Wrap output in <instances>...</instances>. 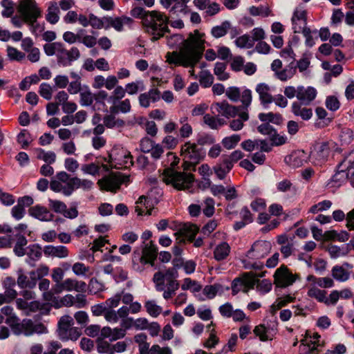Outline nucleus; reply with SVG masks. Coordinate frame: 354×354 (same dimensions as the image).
<instances>
[{
	"instance_id": "1",
	"label": "nucleus",
	"mask_w": 354,
	"mask_h": 354,
	"mask_svg": "<svg viewBox=\"0 0 354 354\" xmlns=\"http://www.w3.org/2000/svg\"><path fill=\"white\" fill-rule=\"evenodd\" d=\"M205 34L195 30L185 39L181 35L176 34L167 38V44L174 48L180 46L179 50L166 54L167 62L176 66L192 67L198 64L205 50Z\"/></svg>"
},
{
	"instance_id": "2",
	"label": "nucleus",
	"mask_w": 354,
	"mask_h": 354,
	"mask_svg": "<svg viewBox=\"0 0 354 354\" xmlns=\"http://www.w3.org/2000/svg\"><path fill=\"white\" fill-rule=\"evenodd\" d=\"M272 245L267 241H257L253 243L250 250L241 259L245 269L261 270L263 267L259 260L267 256L271 250Z\"/></svg>"
},
{
	"instance_id": "3",
	"label": "nucleus",
	"mask_w": 354,
	"mask_h": 354,
	"mask_svg": "<svg viewBox=\"0 0 354 354\" xmlns=\"http://www.w3.org/2000/svg\"><path fill=\"white\" fill-rule=\"evenodd\" d=\"M167 23L168 18L166 15L159 11L153 10L147 15L142 25L153 35L152 40L156 41L168 31Z\"/></svg>"
},
{
	"instance_id": "4",
	"label": "nucleus",
	"mask_w": 354,
	"mask_h": 354,
	"mask_svg": "<svg viewBox=\"0 0 354 354\" xmlns=\"http://www.w3.org/2000/svg\"><path fill=\"white\" fill-rule=\"evenodd\" d=\"M162 179L167 185H171L174 189L185 191L192 187L194 176L192 174L187 171H179L167 168L165 169Z\"/></svg>"
},
{
	"instance_id": "5",
	"label": "nucleus",
	"mask_w": 354,
	"mask_h": 354,
	"mask_svg": "<svg viewBox=\"0 0 354 354\" xmlns=\"http://www.w3.org/2000/svg\"><path fill=\"white\" fill-rule=\"evenodd\" d=\"M17 10L24 22L32 26L42 12L35 0H18Z\"/></svg>"
},
{
	"instance_id": "6",
	"label": "nucleus",
	"mask_w": 354,
	"mask_h": 354,
	"mask_svg": "<svg viewBox=\"0 0 354 354\" xmlns=\"http://www.w3.org/2000/svg\"><path fill=\"white\" fill-rule=\"evenodd\" d=\"M178 272L176 268H170L165 272H158L153 275V281L158 291H163L165 288V282H167V288L174 286V289L178 290L179 283L176 280Z\"/></svg>"
},
{
	"instance_id": "7",
	"label": "nucleus",
	"mask_w": 354,
	"mask_h": 354,
	"mask_svg": "<svg viewBox=\"0 0 354 354\" xmlns=\"http://www.w3.org/2000/svg\"><path fill=\"white\" fill-rule=\"evenodd\" d=\"M15 241L14 252L18 257H22L26 254L24 246L27 245V240L21 234L12 235L10 233H8L5 236H0V248H10Z\"/></svg>"
},
{
	"instance_id": "8",
	"label": "nucleus",
	"mask_w": 354,
	"mask_h": 354,
	"mask_svg": "<svg viewBox=\"0 0 354 354\" xmlns=\"http://www.w3.org/2000/svg\"><path fill=\"white\" fill-rule=\"evenodd\" d=\"M180 155L183 160L198 165L205 158V151L196 144L187 142L181 147Z\"/></svg>"
},
{
	"instance_id": "9",
	"label": "nucleus",
	"mask_w": 354,
	"mask_h": 354,
	"mask_svg": "<svg viewBox=\"0 0 354 354\" xmlns=\"http://www.w3.org/2000/svg\"><path fill=\"white\" fill-rule=\"evenodd\" d=\"M129 180V176L122 175L120 173L111 174L97 182L100 189L107 192H116L122 183Z\"/></svg>"
},
{
	"instance_id": "10",
	"label": "nucleus",
	"mask_w": 354,
	"mask_h": 354,
	"mask_svg": "<svg viewBox=\"0 0 354 354\" xmlns=\"http://www.w3.org/2000/svg\"><path fill=\"white\" fill-rule=\"evenodd\" d=\"M299 279L298 274L292 273L286 266L282 265L274 272V283L279 288H286Z\"/></svg>"
},
{
	"instance_id": "11",
	"label": "nucleus",
	"mask_w": 354,
	"mask_h": 354,
	"mask_svg": "<svg viewBox=\"0 0 354 354\" xmlns=\"http://www.w3.org/2000/svg\"><path fill=\"white\" fill-rule=\"evenodd\" d=\"M70 175L66 171L58 172L50 183V188L55 192H61L65 196L71 195Z\"/></svg>"
},
{
	"instance_id": "12",
	"label": "nucleus",
	"mask_w": 354,
	"mask_h": 354,
	"mask_svg": "<svg viewBox=\"0 0 354 354\" xmlns=\"http://www.w3.org/2000/svg\"><path fill=\"white\" fill-rule=\"evenodd\" d=\"M86 283L82 281H78L73 278H67L62 280L59 284L53 285V292L55 295L60 294L64 291L78 292H85Z\"/></svg>"
},
{
	"instance_id": "13",
	"label": "nucleus",
	"mask_w": 354,
	"mask_h": 354,
	"mask_svg": "<svg viewBox=\"0 0 354 354\" xmlns=\"http://www.w3.org/2000/svg\"><path fill=\"white\" fill-rule=\"evenodd\" d=\"M258 279L252 272H245L241 277L236 278L232 283V292L237 293L240 291L248 292L256 285Z\"/></svg>"
},
{
	"instance_id": "14",
	"label": "nucleus",
	"mask_w": 354,
	"mask_h": 354,
	"mask_svg": "<svg viewBox=\"0 0 354 354\" xmlns=\"http://www.w3.org/2000/svg\"><path fill=\"white\" fill-rule=\"evenodd\" d=\"M157 254V248L151 241L149 243L146 244L142 250V254L141 257L139 256L138 253L136 254V252L133 253V263L134 268L137 270L139 269L138 268L136 267V261H140L142 264L149 263L153 266V262L156 259Z\"/></svg>"
},
{
	"instance_id": "15",
	"label": "nucleus",
	"mask_w": 354,
	"mask_h": 354,
	"mask_svg": "<svg viewBox=\"0 0 354 354\" xmlns=\"http://www.w3.org/2000/svg\"><path fill=\"white\" fill-rule=\"evenodd\" d=\"M330 148L327 142H321L315 145L311 151L310 157L312 162L315 165H322L328 158Z\"/></svg>"
},
{
	"instance_id": "16",
	"label": "nucleus",
	"mask_w": 354,
	"mask_h": 354,
	"mask_svg": "<svg viewBox=\"0 0 354 354\" xmlns=\"http://www.w3.org/2000/svg\"><path fill=\"white\" fill-rule=\"evenodd\" d=\"M109 163L112 167H127L133 164L132 156L130 153L122 149L117 153L113 152L109 156Z\"/></svg>"
},
{
	"instance_id": "17",
	"label": "nucleus",
	"mask_w": 354,
	"mask_h": 354,
	"mask_svg": "<svg viewBox=\"0 0 354 354\" xmlns=\"http://www.w3.org/2000/svg\"><path fill=\"white\" fill-rule=\"evenodd\" d=\"M292 29L294 32L299 33L306 28V11L302 7L296 8L292 17Z\"/></svg>"
},
{
	"instance_id": "18",
	"label": "nucleus",
	"mask_w": 354,
	"mask_h": 354,
	"mask_svg": "<svg viewBox=\"0 0 354 354\" xmlns=\"http://www.w3.org/2000/svg\"><path fill=\"white\" fill-rule=\"evenodd\" d=\"M212 109H214L218 114L230 118H235L237 115L241 110V106L230 104L227 101H222L214 103L212 105Z\"/></svg>"
},
{
	"instance_id": "19",
	"label": "nucleus",
	"mask_w": 354,
	"mask_h": 354,
	"mask_svg": "<svg viewBox=\"0 0 354 354\" xmlns=\"http://www.w3.org/2000/svg\"><path fill=\"white\" fill-rule=\"evenodd\" d=\"M198 227L194 224H184L180 230L175 233L176 239L178 242H184L185 239L193 241L197 232Z\"/></svg>"
},
{
	"instance_id": "20",
	"label": "nucleus",
	"mask_w": 354,
	"mask_h": 354,
	"mask_svg": "<svg viewBox=\"0 0 354 354\" xmlns=\"http://www.w3.org/2000/svg\"><path fill=\"white\" fill-rule=\"evenodd\" d=\"M23 328V334L26 336H30L34 333L42 334L47 332L46 326L41 323H35L31 319H24L21 322Z\"/></svg>"
},
{
	"instance_id": "21",
	"label": "nucleus",
	"mask_w": 354,
	"mask_h": 354,
	"mask_svg": "<svg viewBox=\"0 0 354 354\" xmlns=\"http://www.w3.org/2000/svg\"><path fill=\"white\" fill-rule=\"evenodd\" d=\"M255 91L258 94L260 102L263 107H267L272 102L271 87L268 84L264 82L257 84Z\"/></svg>"
},
{
	"instance_id": "22",
	"label": "nucleus",
	"mask_w": 354,
	"mask_h": 354,
	"mask_svg": "<svg viewBox=\"0 0 354 354\" xmlns=\"http://www.w3.org/2000/svg\"><path fill=\"white\" fill-rule=\"evenodd\" d=\"M317 96V91L312 86H298L297 100L304 105H308Z\"/></svg>"
},
{
	"instance_id": "23",
	"label": "nucleus",
	"mask_w": 354,
	"mask_h": 354,
	"mask_svg": "<svg viewBox=\"0 0 354 354\" xmlns=\"http://www.w3.org/2000/svg\"><path fill=\"white\" fill-rule=\"evenodd\" d=\"M308 155L303 150L293 151L285 158V162L290 167L297 168L306 162Z\"/></svg>"
},
{
	"instance_id": "24",
	"label": "nucleus",
	"mask_w": 354,
	"mask_h": 354,
	"mask_svg": "<svg viewBox=\"0 0 354 354\" xmlns=\"http://www.w3.org/2000/svg\"><path fill=\"white\" fill-rule=\"evenodd\" d=\"M28 212L31 216L41 221H51L54 218L53 214H52L47 207L40 205L31 207L28 209Z\"/></svg>"
},
{
	"instance_id": "25",
	"label": "nucleus",
	"mask_w": 354,
	"mask_h": 354,
	"mask_svg": "<svg viewBox=\"0 0 354 354\" xmlns=\"http://www.w3.org/2000/svg\"><path fill=\"white\" fill-rule=\"evenodd\" d=\"M160 98V91L156 88H152L147 93H142L138 97L140 105L144 108L149 107L151 102H155Z\"/></svg>"
},
{
	"instance_id": "26",
	"label": "nucleus",
	"mask_w": 354,
	"mask_h": 354,
	"mask_svg": "<svg viewBox=\"0 0 354 354\" xmlns=\"http://www.w3.org/2000/svg\"><path fill=\"white\" fill-rule=\"evenodd\" d=\"M105 22L107 24V26L105 27L106 28L111 26L117 31H122L123 30V25L130 24L133 22V20L131 18L126 16L115 18L106 17H105Z\"/></svg>"
},
{
	"instance_id": "27",
	"label": "nucleus",
	"mask_w": 354,
	"mask_h": 354,
	"mask_svg": "<svg viewBox=\"0 0 354 354\" xmlns=\"http://www.w3.org/2000/svg\"><path fill=\"white\" fill-rule=\"evenodd\" d=\"M93 182L90 180L72 177L71 180V195L75 189L81 188L84 191H89L93 187Z\"/></svg>"
},
{
	"instance_id": "28",
	"label": "nucleus",
	"mask_w": 354,
	"mask_h": 354,
	"mask_svg": "<svg viewBox=\"0 0 354 354\" xmlns=\"http://www.w3.org/2000/svg\"><path fill=\"white\" fill-rule=\"evenodd\" d=\"M237 119H233L230 122V128L234 131L241 130L244 127V122L249 120L248 111H239L237 115Z\"/></svg>"
},
{
	"instance_id": "29",
	"label": "nucleus",
	"mask_w": 354,
	"mask_h": 354,
	"mask_svg": "<svg viewBox=\"0 0 354 354\" xmlns=\"http://www.w3.org/2000/svg\"><path fill=\"white\" fill-rule=\"evenodd\" d=\"M230 250V246L227 242H221L214 249V258L218 261H223L229 256Z\"/></svg>"
},
{
	"instance_id": "30",
	"label": "nucleus",
	"mask_w": 354,
	"mask_h": 354,
	"mask_svg": "<svg viewBox=\"0 0 354 354\" xmlns=\"http://www.w3.org/2000/svg\"><path fill=\"white\" fill-rule=\"evenodd\" d=\"M44 254L53 257L64 258L68 255V250L65 246L48 245L44 249Z\"/></svg>"
},
{
	"instance_id": "31",
	"label": "nucleus",
	"mask_w": 354,
	"mask_h": 354,
	"mask_svg": "<svg viewBox=\"0 0 354 354\" xmlns=\"http://www.w3.org/2000/svg\"><path fill=\"white\" fill-rule=\"evenodd\" d=\"M302 104L295 102L292 104V111L296 116L301 117L304 120H308L311 118L313 115V111L311 109L302 106Z\"/></svg>"
},
{
	"instance_id": "32",
	"label": "nucleus",
	"mask_w": 354,
	"mask_h": 354,
	"mask_svg": "<svg viewBox=\"0 0 354 354\" xmlns=\"http://www.w3.org/2000/svg\"><path fill=\"white\" fill-rule=\"evenodd\" d=\"M46 19L51 24H57L59 20V9L55 1H50L48 3Z\"/></svg>"
},
{
	"instance_id": "33",
	"label": "nucleus",
	"mask_w": 354,
	"mask_h": 354,
	"mask_svg": "<svg viewBox=\"0 0 354 354\" xmlns=\"http://www.w3.org/2000/svg\"><path fill=\"white\" fill-rule=\"evenodd\" d=\"M36 158L43 160L47 164H53L56 161L57 156L52 151H45L41 148H36L34 149Z\"/></svg>"
},
{
	"instance_id": "34",
	"label": "nucleus",
	"mask_w": 354,
	"mask_h": 354,
	"mask_svg": "<svg viewBox=\"0 0 354 354\" xmlns=\"http://www.w3.org/2000/svg\"><path fill=\"white\" fill-rule=\"evenodd\" d=\"M296 66L294 62H290L289 64L286 66L280 72L277 73V77L282 81L286 82L291 79L296 74Z\"/></svg>"
},
{
	"instance_id": "35",
	"label": "nucleus",
	"mask_w": 354,
	"mask_h": 354,
	"mask_svg": "<svg viewBox=\"0 0 354 354\" xmlns=\"http://www.w3.org/2000/svg\"><path fill=\"white\" fill-rule=\"evenodd\" d=\"M50 282L47 279H42L39 282V289L41 292H43L42 296L45 301H50L54 298V295L55 293L53 292V286L52 287L51 290H49Z\"/></svg>"
},
{
	"instance_id": "36",
	"label": "nucleus",
	"mask_w": 354,
	"mask_h": 354,
	"mask_svg": "<svg viewBox=\"0 0 354 354\" xmlns=\"http://www.w3.org/2000/svg\"><path fill=\"white\" fill-rule=\"evenodd\" d=\"M104 125L109 129L122 128L125 122L123 120L116 118L114 114L106 115L103 118Z\"/></svg>"
},
{
	"instance_id": "37",
	"label": "nucleus",
	"mask_w": 354,
	"mask_h": 354,
	"mask_svg": "<svg viewBox=\"0 0 354 354\" xmlns=\"http://www.w3.org/2000/svg\"><path fill=\"white\" fill-rule=\"evenodd\" d=\"M113 105L110 107V112L112 114H117L118 113H127L131 111V102L129 99L120 101L116 103V101L113 102Z\"/></svg>"
},
{
	"instance_id": "38",
	"label": "nucleus",
	"mask_w": 354,
	"mask_h": 354,
	"mask_svg": "<svg viewBox=\"0 0 354 354\" xmlns=\"http://www.w3.org/2000/svg\"><path fill=\"white\" fill-rule=\"evenodd\" d=\"M94 100V95L87 85H83V91L80 93V103L82 106H91Z\"/></svg>"
},
{
	"instance_id": "39",
	"label": "nucleus",
	"mask_w": 354,
	"mask_h": 354,
	"mask_svg": "<svg viewBox=\"0 0 354 354\" xmlns=\"http://www.w3.org/2000/svg\"><path fill=\"white\" fill-rule=\"evenodd\" d=\"M203 121L205 124L209 126L212 129H217L226 124V122L224 119L219 117H214L209 114H206L204 115Z\"/></svg>"
},
{
	"instance_id": "40",
	"label": "nucleus",
	"mask_w": 354,
	"mask_h": 354,
	"mask_svg": "<svg viewBox=\"0 0 354 354\" xmlns=\"http://www.w3.org/2000/svg\"><path fill=\"white\" fill-rule=\"evenodd\" d=\"M259 119L261 122L265 123H273L275 124H279L282 121L281 115L279 113H274L272 112L269 113H261L259 114Z\"/></svg>"
},
{
	"instance_id": "41",
	"label": "nucleus",
	"mask_w": 354,
	"mask_h": 354,
	"mask_svg": "<svg viewBox=\"0 0 354 354\" xmlns=\"http://www.w3.org/2000/svg\"><path fill=\"white\" fill-rule=\"evenodd\" d=\"M243 157V153L240 150L233 151L229 156H225L223 159V164L228 169H232L234 163L236 162Z\"/></svg>"
},
{
	"instance_id": "42",
	"label": "nucleus",
	"mask_w": 354,
	"mask_h": 354,
	"mask_svg": "<svg viewBox=\"0 0 354 354\" xmlns=\"http://www.w3.org/2000/svg\"><path fill=\"white\" fill-rule=\"evenodd\" d=\"M198 78L201 85L204 88L211 86L214 82V76L208 70L203 69Z\"/></svg>"
},
{
	"instance_id": "43",
	"label": "nucleus",
	"mask_w": 354,
	"mask_h": 354,
	"mask_svg": "<svg viewBox=\"0 0 354 354\" xmlns=\"http://www.w3.org/2000/svg\"><path fill=\"white\" fill-rule=\"evenodd\" d=\"M333 277L339 281H346L349 279L350 274L343 266H335L331 270Z\"/></svg>"
},
{
	"instance_id": "44",
	"label": "nucleus",
	"mask_w": 354,
	"mask_h": 354,
	"mask_svg": "<svg viewBox=\"0 0 354 354\" xmlns=\"http://www.w3.org/2000/svg\"><path fill=\"white\" fill-rule=\"evenodd\" d=\"M242 103L241 111H248V108L251 105L252 101V94L251 90L248 88L244 89L241 92L240 99Z\"/></svg>"
},
{
	"instance_id": "45",
	"label": "nucleus",
	"mask_w": 354,
	"mask_h": 354,
	"mask_svg": "<svg viewBox=\"0 0 354 354\" xmlns=\"http://www.w3.org/2000/svg\"><path fill=\"white\" fill-rule=\"evenodd\" d=\"M230 28V23L227 21L223 22L220 26H214L211 30V34L215 38H219L225 35Z\"/></svg>"
},
{
	"instance_id": "46",
	"label": "nucleus",
	"mask_w": 354,
	"mask_h": 354,
	"mask_svg": "<svg viewBox=\"0 0 354 354\" xmlns=\"http://www.w3.org/2000/svg\"><path fill=\"white\" fill-rule=\"evenodd\" d=\"M226 64L223 62H216L214 68V73L220 81H225L229 77V73L226 71Z\"/></svg>"
},
{
	"instance_id": "47",
	"label": "nucleus",
	"mask_w": 354,
	"mask_h": 354,
	"mask_svg": "<svg viewBox=\"0 0 354 354\" xmlns=\"http://www.w3.org/2000/svg\"><path fill=\"white\" fill-rule=\"evenodd\" d=\"M317 346L319 344L317 342H313V340L308 342L306 339H302L299 346V353L301 354L313 353Z\"/></svg>"
},
{
	"instance_id": "48",
	"label": "nucleus",
	"mask_w": 354,
	"mask_h": 354,
	"mask_svg": "<svg viewBox=\"0 0 354 354\" xmlns=\"http://www.w3.org/2000/svg\"><path fill=\"white\" fill-rule=\"evenodd\" d=\"M249 12L252 16H261L263 17L272 15V11L268 6H259L258 7L251 6L249 8Z\"/></svg>"
},
{
	"instance_id": "49",
	"label": "nucleus",
	"mask_w": 354,
	"mask_h": 354,
	"mask_svg": "<svg viewBox=\"0 0 354 354\" xmlns=\"http://www.w3.org/2000/svg\"><path fill=\"white\" fill-rule=\"evenodd\" d=\"M73 324V318L71 316L67 315L62 316L58 322V335L72 327Z\"/></svg>"
},
{
	"instance_id": "50",
	"label": "nucleus",
	"mask_w": 354,
	"mask_h": 354,
	"mask_svg": "<svg viewBox=\"0 0 354 354\" xmlns=\"http://www.w3.org/2000/svg\"><path fill=\"white\" fill-rule=\"evenodd\" d=\"M147 313L153 317H157L162 313V308L153 300H148L145 304Z\"/></svg>"
},
{
	"instance_id": "51",
	"label": "nucleus",
	"mask_w": 354,
	"mask_h": 354,
	"mask_svg": "<svg viewBox=\"0 0 354 354\" xmlns=\"http://www.w3.org/2000/svg\"><path fill=\"white\" fill-rule=\"evenodd\" d=\"M58 335L59 337L62 340L71 339L75 341L79 338V337L80 336V333L77 328L72 326L66 330V331H64L63 334L62 333H61Z\"/></svg>"
},
{
	"instance_id": "52",
	"label": "nucleus",
	"mask_w": 354,
	"mask_h": 354,
	"mask_svg": "<svg viewBox=\"0 0 354 354\" xmlns=\"http://www.w3.org/2000/svg\"><path fill=\"white\" fill-rule=\"evenodd\" d=\"M32 140L30 133L26 129H23L17 136V141L23 149L27 148Z\"/></svg>"
},
{
	"instance_id": "53",
	"label": "nucleus",
	"mask_w": 354,
	"mask_h": 354,
	"mask_svg": "<svg viewBox=\"0 0 354 354\" xmlns=\"http://www.w3.org/2000/svg\"><path fill=\"white\" fill-rule=\"evenodd\" d=\"M57 63L60 66H62L64 67L71 66L68 50H66L64 48L63 44H62L61 48L57 54Z\"/></svg>"
},
{
	"instance_id": "54",
	"label": "nucleus",
	"mask_w": 354,
	"mask_h": 354,
	"mask_svg": "<svg viewBox=\"0 0 354 354\" xmlns=\"http://www.w3.org/2000/svg\"><path fill=\"white\" fill-rule=\"evenodd\" d=\"M201 288V286L196 281L192 280L190 278H185L181 285V288L183 290H189L194 292H199Z\"/></svg>"
},
{
	"instance_id": "55",
	"label": "nucleus",
	"mask_w": 354,
	"mask_h": 354,
	"mask_svg": "<svg viewBox=\"0 0 354 354\" xmlns=\"http://www.w3.org/2000/svg\"><path fill=\"white\" fill-rule=\"evenodd\" d=\"M237 47L242 48H250L254 46V39L248 35H243L235 40Z\"/></svg>"
},
{
	"instance_id": "56",
	"label": "nucleus",
	"mask_w": 354,
	"mask_h": 354,
	"mask_svg": "<svg viewBox=\"0 0 354 354\" xmlns=\"http://www.w3.org/2000/svg\"><path fill=\"white\" fill-rule=\"evenodd\" d=\"M310 64V55L304 53L302 57L299 59L295 64L296 70L298 68L299 72L303 73L306 71Z\"/></svg>"
},
{
	"instance_id": "57",
	"label": "nucleus",
	"mask_w": 354,
	"mask_h": 354,
	"mask_svg": "<svg viewBox=\"0 0 354 354\" xmlns=\"http://www.w3.org/2000/svg\"><path fill=\"white\" fill-rule=\"evenodd\" d=\"M62 44L61 42H53L46 44L44 46V53L48 56H53L54 55L57 57V54L61 48Z\"/></svg>"
},
{
	"instance_id": "58",
	"label": "nucleus",
	"mask_w": 354,
	"mask_h": 354,
	"mask_svg": "<svg viewBox=\"0 0 354 354\" xmlns=\"http://www.w3.org/2000/svg\"><path fill=\"white\" fill-rule=\"evenodd\" d=\"M17 284L21 288H34V283H30L28 277L24 274L22 270L18 271Z\"/></svg>"
},
{
	"instance_id": "59",
	"label": "nucleus",
	"mask_w": 354,
	"mask_h": 354,
	"mask_svg": "<svg viewBox=\"0 0 354 354\" xmlns=\"http://www.w3.org/2000/svg\"><path fill=\"white\" fill-rule=\"evenodd\" d=\"M241 137L238 134H234L230 136L225 137L222 140V144L227 149L234 148L240 141Z\"/></svg>"
},
{
	"instance_id": "60",
	"label": "nucleus",
	"mask_w": 354,
	"mask_h": 354,
	"mask_svg": "<svg viewBox=\"0 0 354 354\" xmlns=\"http://www.w3.org/2000/svg\"><path fill=\"white\" fill-rule=\"evenodd\" d=\"M7 55L10 60L18 62L23 60L26 57L24 53L11 46L7 48Z\"/></svg>"
},
{
	"instance_id": "61",
	"label": "nucleus",
	"mask_w": 354,
	"mask_h": 354,
	"mask_svg": "<svg viewBox=\"0 0 354 354\" xmlns=\"http://www.w3.org/2000/svg\"><path fill=\"white\" fill-rule=\"evenodd\" d=\"M308 295L315 298L320 302L324 303L326 292L317 288L315 286L311 287L308 291Z\"/></svg>"
},
{
	"instance_id": "62",
	"label": "nucleus",
	"mask_w": 354,
	"mask_h": 354,
	"mask_svg": "<svg viewBox=\"0 0 354 354\" xmlns=\"http://www.w3.org/2000/svg\"><path fill=\"white\" fill-rule=\"evenodd\" d=\"M88 288L90 293L95 295L99 292L102 291L104 288V286L102 282L98 281L97 279L92 278L90 280Z\"/></svg>"
},
{
	"instance_id": "63",
	"label": "nucleus",
	"mask_w": 354,
	"mask_h": 354,
	"mask_svg": "<svg viewBox=\"0 0 354 354\" xmlns=\"http://www.w3.org/2000/svg\"><path fill=\"white\" fill-rule=\"evenodd\" d=\"M48 202L50 208L52 209L55 212L63 214V212H65L66 205L64 202L53 199H49Z\"/></svg>"
},
{
	"instance_id": "64",
	"label": "nucleus",
	"mask_w": 354,
	"mask_h": 354,
	"mask_svg": "<svg viewBox=\"0 0 354 354\" xmlns=\"http://www.w3.org/2000/svg\"><path fill=\"white\" fill-rule=\"evenodd\" d=\"M214 201L212 198H207L205 200L203 212L207 217H210L214 214Z\"/></svg>"
}]
</instances>
